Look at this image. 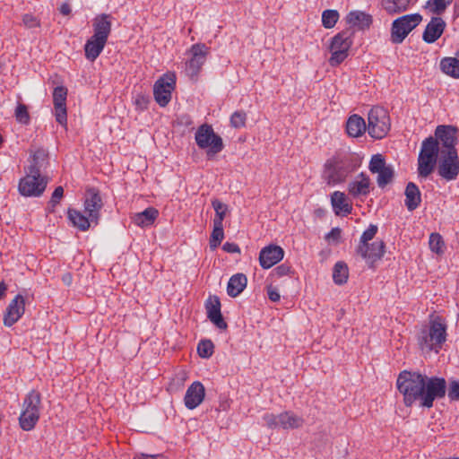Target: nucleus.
Instances as JSON below:
<instances>
[{
	"mask_svg": "<svg viewBox=\"0 0 459 459\" xmlns=\"http://www.w3.org/2000/svg\"><path fill=\"white\" fill-rule=\"evenodd\" d=\"M62 280L65 282V284L70 285L72 282V275L70 273H65L63 275Z\"/></svg>",
	"mask_w": 459,
	"mask_h": 459,
	"instance_id": "052dcab7",
	"label": "nucleus"
},
{
	"mask_svg": "<svg viewBox=\"0 0 459 459\" xmlns=\"http://www.w3.org/2000/svg\"><path fill=\"white\" fill-rule=\"evenodd\" d=\"M67 90L63 86H57L54 89L53 102L55 107L56 120L63 126H66L67 113L66 100Z\"/></svg>",
	"mask_w": 459,
	"mask_h": 459,
	"instance_id": "f3484780",
	"label": "nucleus"
},
{
	"mask_svg": "<svg viewBox=\"0 0 459 459\" xmlns=\"http://www.w3.org/2000/svg\"><path fill=\"white\" fill-rule=\"evenodd\" d=\"M346 22L351 28L359 30L368 29L372 23V16L365 12L355 10L346 15Z\"/></svg>",
	"mask_w": 459,
	"mask_h": 459,
	"instance_id": "b1692460",
	"label": "nucleus"
},
{
	"mask_svg": "<svg viewBox=\"0 0 459 459\" xmlns=\"http://www.w3.org/2000/svg\"><path fill=\"white\" fill-rule=\"evenodd\" d=\"M209 48L204 44H195L190 48L191 58L186 63V71L190 77H195L206 61Z\"/></svg>",
	"mask_w": 459,
	"mask_h": 459,
	"instance_id": "2eb2a0df",
	"label": "nucleus"
},
{
	"mask_svg": "<svg viewBox=\"0 0 459 459\" xmlns=\"http://www.w3.org/2000/svg\"><path fill=\"white\" fill-rule=\"evenodd\" d=\"M445 28L446 22L442 18L432 17L422 34L423 40L429 44L434 43L441 37Z\"/></svg>",
	"mask_w": 459,
	"mask_h": 459,
	"instance_id": "4be33fe9",
	"label": "nucleus"
},
{
	"mask_svg": "<svg viewBox=\"0 0 459 459\" xmlns=\"http://www.w3.org/2000/svg\"><path fill=\"white\" fill-rule=\"evenodd\" d=\"M247 115L243 111H236L230 117V125L235 128H239L245 126Z\"/></svg>",
	"mask_w": 459,
	"mask_h": 459,
	"instance_id": "de8ad7c7",
	"label": "nucleus"
},
{
	"mask_svg": "<svg viewBox=\"0 0 459 459\" xmlns=\"http://www.w3.org/2000/svg\"><path fill=\"white\" fill-rule=\"evenodd\" d=\"M284 255L283 249L275 245L264 247L259 254V263L264 269H269L280 262Z\"/></svg>",
	"mask_w": 459,
	"mask_h": 459,
	"instance_id": "6ab92c4d",
	"label": "nucleus"
},
{
	"mask_svg": "<svg viewBox=\"0 0 459 459\" xmlns=\"http://www.w3.org/2000/svg\"><path fill=\"white\" fill-rule=\"evenodd\" d=\"M263 420L271 429H294L301 428L304 424V419L290 411H286L280 414L265 413L263 416Z\"/></svg>",
	"mask_w": 459,
	"mask_h": 459,
	"instance_id": "1a4fd4ad",
	"label": "nucleus"
},
{
	"mask_svg": "<svg viewBox=\"0 0 459 459\" xmlns=\"http://www.w3.org/2000/svg\"><path fill=\"white\" fill-rule=\"evenodd\" d=\"M134 459H143V454L141 456L134 457Z\"/></svg>",
	"mask_w": 459,
	"mask_h": 459,
	"instance_id": "0e129e2a",
	"label": "nucleus"
},
{
	"mask_svg": "<svg viewBox=\"0 0 459 459\" xmlns=\"http://www.w3.org/2000/svg\"><path fill=\"white\" fill-rule=\"evenodd\" d=\"M441 71L453 78H459V59L455 57H444L440 61Z\"/></svg>",
	"mask_w": 459,
	"mask_h": 459,
	"instance_id": "f704fd0d",
	"label": "nucleus"
},
{
	"mask_svg": "<svg viewBox=\"0 0 459 459\" xmlns=\"http://www.w3.org/2000/svg\"><path fill=\"white\" fill-rule=\"evenodd\" d=\"M212 205L215 211L213 224H222L226 213L228 212V205L218 199L212 201Z\"/></svg>",
	"mask_w": 459,
	"mask_h": 459,
	"instance_id": "4c0bfd02",
	"label": "nucleus"
},
{
	"mask_svg": "<svg viewBox=\"0 0 459 459\" xmlns=\"http://www.w3.org/2000/svg\"><path fill=\"white\" fill-rule=\"evenodd\" d=\"M437 173L446 181L455 180L459 175V157L456 152H440Z\"/></svg>",
	"mask_w": 459,
	"mask_h": 459,
	"instance_id": "9b49d317",
	"label": "nucleus"
},
{
	"mask_svg": "<svg viewBox=\"0 0 459 459\" xmlns=\"http://www.w3.org/2000/svg\"><path fill=\"white\" fill-rule=\"evenodd\" d=\"M331 204L336 215H348L352 211L351 203L343 192L334 191L331 195Z\"/></svg>",
	"mask_w": 459,
	"mask_h": 459,
	"instance_id": "393cba45",
	"label": "nucleus"
},
{
	"mask_svg": "<svg viewBox=\"0 0 459 459\" xmlns=\"http://www.w3.org/2000/svg\"><path fill=\"white\" fill-rule=\"evenodd\" d=\"M64 195V188L62 186H57L52 194L49 204L52 208H54L57 204H59L61 198Z\"/></svg>",
	"mask_w": 459,
	"mask_h": 459,
	"instance_id": "864d4df0",
	"label": "nucleus"
},
{
	"mask_svg": "<svg viewBox=\"0 0 459 459\" xmlns=\"http://www.w3.org/2000/svg\"><path fill=\"white\" fill-rule=\"evenodd\" d=\"M290 273V266H289L286 264H282L277 266L273 272V275H275L277 277H282V276L288 275Z\"/></svg>",
	"mask_w": 459,
	"mask_h": 459,
	"instance_id": "5fc2aeb1",
	"label": "nucleus"
},
{
	"mask_svg": "<svg viewBox=\"0 0 459 459\" xmlns=\"http://www.w3.org/2000/svg\"><path fill=\"white\" fill-rule=\"evenodd\" d=\"M103 207V203L99 192L95 189H89L85 195L84 212L91 217V222L95 225L99 223L100 212Z\"/></svg>",
	"mask_w": 459,
	"mask_h": 459,
	"instance_id": "dca6fc26",
	"label": "nucleus"
},
{
	"mask_svg": "<svg viewBox=\"0 0 459 459\" xmlns=\"http://www.w3.org/2000/svg\"><path fill=\"white\" fill-rule=\"evenodd\" d=\"M341 238V230L339 228H333L329 233L326 234L325 239L329 242H338Z\"/></svg>",
	"mask_w": 459,
	"mask_h": 459,
	"instance_id": "6e6d98bb",
	"label": "nucleus"
},
{
	"mask_svg": "<svg viewBox=\"0 0 459 459\" xmlns=\"http://www.w3.org/2000/svg\"><path fill=\"white\" fill-rule=\"evenodd\" d=\"M224 238L223 224H213V230L210 238V248L215 250Z\"/></svg>",
	"mask_w": 459,
	"mask_h": 459,
	"instance_id": "58836bf2",
	"label": "nucleus"
},
{
	"mask_svg": "<svg viewBox=\"0 0 459 459\" xmlns=\"http://www.w3.org/2000/svg\"><path fill=\"white\" fill-rule=\"evenodd\" d=\"M370 185L368 176L360 173L348 184V193L354 198L367 196L370 192Z\"/></svg>",
	"mask_w": 459,
	"mask_h": 459,
	"instance_id": "412c9836",
	"label": "nucleus"
},
{
	"mask_svg": "<svg viewBox=\"0 0 459 459\" xmlns=\"http://www.w3.org/2000/svg\"><path fill=\"white\" fill-rule=\"evenodd\" d=\"M47 154L44 150H38L32 154V163L30 166H35L39 169L41 162L45 160Z\"/></svg>",
	"mask_w": 459,
	"mask_h": 459,
	"instance_id": "603ef678",
	"label": "nucleus"
},
{
	"mask_svg": "<svg viewBox=\"0 0 459 459\" xmlns=\"http://www.w3.org/2000/svg\"><path fill=\"white\" fill-rule=\"evenodd\" d=\"M390 117L386 109L372 108L368 115V132L375 139L384 138L390 130Z\"/></svg>",
	"mask_w": 459,
	"mask_h": 459,
	"instance_id": "423d86ee",
	"label": "nucleus"
},
{
	"mask_svg": "<svg viewBox=\"0 0 459 459\" xmlns=\"http://www.w3.org/2000/svg\"><path fill=\"white\" fill-rule=\"evenodd\" d=\"M40 394L35 390H31L25 397L19 423L21 428L29 431L34 429L39 419Z\"/></svg>",
	"mask_w": 459,
	"mask_h": 459,
	"instance_id": "39448f33",
	"label": "nucleus"
},
{
	"mask_svg": "<svg viewBox=\"0 0 459 459\" xmlns=\"http://www.w3.org/2000/svg\"><path fill=\"white\" fill-rule=\"evenodd\" d=\"M25 311V299L23 296L18 294L9 303L6 312L4 316V325L5 326H12L14 325L24 314Z\"/></svg>",
	"mask_w": 459,
	"mask_h": 459,
	"instance_id": "a211bd4d",
	"label": "nucleus"
},
{
	"mask_svg": "<svg viewBox=\"0 0 459 459\" xmlns=\"http://www.w3.org/2000/svg\"><path fill=\"white\" fill-rule=\"evenodd\" d=\"M439 143L429 136L421 144L418 158V173L422 178H427L434 169V166L440 156Z\"/></svg>",
	"mask_w": 459,
	"mask_h": 459,
	"instance_id": "20e7f679",
	"label": "nucleus"
},
{
	"mask_svg": "<svg viewBox=\"0 0 459 459\" xmlns=\"http://www.w3.org/2000/svg\"><path fill=\"white\" fill-rule=\"evenodd\" d=\"M6 291V285L4 282H0V299L4 295Z\"/></svg>",
	"mask_w": 459,
	"mask_h": 459,
	"instance_id": "e2e57ef3",
	"label": "nucleus"
},
{
	"mask_svg": "<svg viewBox=\"0 0 459 459\" xmlns=\"http://www.w3.org/2000/svg\"><path fill=\"white\" fill-rule=\"evenodd\" d=\"M448 397L450 400H459V381L453 380L449 384L448 387Z\"/></svg>",
	"mask_w": 459,
	"mask_h": 459,
	"instance_id": "3c124183",
	"label": "nucleus"
},
{
	"mask_svg": "<svg viewBox=\"0 0 459 459\" xmlns=\"http://www.w3.org/2000/svg\"><path fill=\"white\" fill-rule=\"evenodd\" d=\"M14 117L19 123L24 125L29 124L30 117L27 106L22 103H19L15 108Z\"/></svg>",
	"mask_w": 459,
	"mask_h": 459,
	"instance_id": "c03bdc74",
	"label": "nucleus"
},
{
	"mask_svg": "<svg viewBox=\"0 0 459 459\" xmlns=\"http://www.w3.org/2000/svg\"><path fill=\"white\" fill-rule=\"evenodd\" d=\"M59 10H60V13H61L62 14H64V15H68V14H70V13H71V11H72V10H71V6H70L68 4H66V3H65V4H63L60 6Z\"/></svg>",
	"mask_w": 459,
	"mask_h": 459,
	"instance_id": "bf43d9fd",
	"label": "nucleus"
},
{
	"mask_svg": "<svg viewBox=\"0 0 459 459\" xmlns=\"http://www.w3.org/2000/svg\"><path fill=\"white\" fill-rule=\"evenodd\" d=\"M339 20V13L336 10H325L322 13V24L326 29L334 27Z\"/></svg>",
	"mask_w": 459,
	"mask_h": 459,
	"instance_id": "ea45409f",
	"label": "nucleus"
},
{
	"mask_svg": "<svg viewBox=\"0 0 459 459\" xmlns=\"http://www.w3.org/2000/svg\"><path fill=\"white\" fill-rule=\"evenodd\" d=\"M175 84L176 76L173 74H164L154 83V99L160 107L167 106L170 101Z\"/></svg>",
	"mask_w": 459,
	"mask_h": 459,
	"instance_id": "f8f14e48",
	"label": "nucleus"
},
{
	"mask_svg": "<svg viewBox=\"0 0 459 459\" xmlns=\"http://www.w3.org/2000/svg\"><path fill=\"white\" fill-rule=\"evenodd\" d=\"M47 186V181L40 177V171L35 166L28 168L27 175L20 180L19 192L23 196H39Z\"/></svg>",
	"mask_w": 459,
	"mask_h": 459,
	"instance_id": "0eeeda50",
	"label": "nucleus"
},
{
	"mask_svg": "<svg viewBox=\"0 0 459 459\" xmlns=\"http://www.w3.org/2000/svg\"><path fill=\"white\" fill-rule=\"evenodd\" d=\"M22 24L27 29H34L40 26V22L38 18L29 13H26L22 16Z\"/></svg>",
	"mask_w": 459,
	"mask_h": 459,
	"instance_id": "8fccbe9b",
	"label": "nucleus"
},
{
	"mask_svg": "<svg viewBox=\"0 0 459 459\" xmlns=\"http://www.w3.org/2000/svg\"><path fill=\"white\" fill-rule=\"evenodd\" d=\"M422 21L420 13L406 14L395 19L392 23L391 40L393 43H402L407 35Z\"/></svg>",
	"mask_w": 459,
	"mask_h": 459,
	"instance_id": "6e6552de",
	"label": "nucleus"
},
{
	"mask_svg": "<svg viewBox=\"0 0 459 459\" xmlns=\"http://www.w3.org/2000/svg\"><path fill=\"white\" fill-rule=\"evenodd\" d=\"M457 129L453 126H438L435 130L436 140L439 143L440 152H456Z\"/></svg>",
	"mask_w": 459,
	"mask_h": 459,
	"instance_id": "4468645a",
	"label": "nucleus"
},
{
	"mask_svg": "<svg viewBox=\"0 0 459 459\" xmlns=\"http://www.w3.org/2000/svg\"><path fill=\"white\" fill-rule=\"evenodd\" d=\"M377 182L379 187L384 188L390 184L394 178V171L392 166L388 165L377 173Z\"/></svg>",
	"mask_w": 459,
	"mask_h": 459,
	"instance_id": "e433bc0d",
	"label": "nucleus"
},
{
	"mask_svg": "<svg viewBox=\"0 0 459 459\" xmlns=\"http://www.w3.org/2000/svg\"><path fill=\"white\" fill-rule=\"evenodd\" d=\"M222 249L227 253H240L239 247L237 244L231 242L224 243L222 246Z\"/></svg>",
	"mask_w": 459,
	"mask_h": 459,
	"instance_id": "4d7b16f0",
	"label": "nucleus"
},
{
	"mask_svg": "<svg viewBox=\"0 0 459 459\" xmlns=\"http://www.w3.org/2000/svg\"><path fill=\"white\" fill-rule=\"evenodd\" d=\"M446 325L440 317L430 319L418 333V345L425 354H437L446 341Z\"/></svg>",
	"mask_w": 459,
	"mask_h": 459,
	"instance_id": "f03ea898",
	"label": "nucleus"
},
{
	"mask_svg": "<svg viewBox=\"0 0 459 459\" xmlns=\"http://www.w3.org/2000/svg\"><path fill=\"white\" fill-rule=\"evenodd\" d=\"M157 216L158 211L155 208L149 207L143 212L136 213L133 220L136 225L140 227H145L152 224Z\"/></svg>",
	"mask_w": 459,
	"mask_h": 459,
	"instance_id": "72a5a7b5",
	"label": "nucleus"
},
{
	"mask_svg": "<svg viewBox=\"0 0 459 459\" xmlns=\"http://www.w3.org/2000/svg\"><path fill=\"white\" fill-rule=\"evenodd\" d=\"M429 248L437 254L444 253V241L438 233H431L429 240Z\"/></svg>",
	"mask_w": 459,
	"mask_h": 459,
	"instance_id": "79ce46f5",
	"label": "nucleus"
},
{
	"mask_svg": "<svg viewBox=\"0 0 459 459\" xmlns=\"http://www.w3.org/2000/svg\"><path fill=\"white\" fill-rule=\"evenodd\" d=\"M331 57L329 58V64L332 66H337L342 63L348 56V52H342L341 50L330 51Z\"/></svg>",
	"mask_w": 459,
	"mask_h": 459,
	"instance_id": "09e8293b",
	"label": "nucleus"
},
{
	"mask_svg": "<svg viewBox=\"0 0 459 459\" xmlns=\"http://www.w3.org/2000/svg\"><path fill=\"white\" fill-rule=\"evenodd\" d=\"M413 0H382L383 9L390 15H394L408 10Z\"/></svg>",
	"mask_w": 459,
	"mask_h": 459,
	"instance_id": "c756f323",
	"label": "nucleus"
},
{
	"mask_svg": "<svg viewBox=\"0 0 459 459\" xmlns=\"http://www.w3.org/2000/svg\"><path fill=\"white\" fill-rule=\"evenodd\" d=\"M377 232V226L371 224L361 235L359 245L368 246Z\"/></svg>",
	"mask_w": 459,
	"mask_h": 459,
	"instance_id": "49530a36",
	"label": "nucleus"
},
{
	"mask_svg": "<svg viewBox=\"0 0 459 459\" xmlns=\"http://www.w3.org/2000/svg\"><path fill=\"white\" fill-rule=\"evenodd\" d=\"M267 294H268V298L270 299V300H272L273 302L280 300L281 295L276 289H274L273 287H269L268 290H267Z\"/></svg>",
	"mask_w": 459,
	"mask_h": 459,
	"instance_id": "13d9d810",
	"label": "nucleus"
},
{
	"mask_svg": "<svg viewBox=\"0 0 459 459\" xmlns=\"http://www.w3.org/2000/svg\"><path fill=\"white\" fill-rule=\"evenodd\" d=\"M214 345L210 340H203L197 345V352L201 358L208 359L213 353Z\"/></svg>",
	"mask_w": 459,
	"mask_h": 459,
	"instance_id": "37998d69",
	"label": "nucleus"
},
{
	"mask_svg": "<svg viewBox=\"0 0 459 459\" xmlns=\"http://www.w3.org/2000/svg\"><path fill=\"white\" fill-rule=\"evenodd\" d=\"M453 0H429L427 5L432 13L439 15L443 13Z\"/></svg>",
	"mask_w": 459,
	"mask_h": 459,
	"instance_id": "a19ab883",
	"label": "nucleus"
},
{
	"mask_svg": "<svg viewBox=\"0 0 459 459\" xmlns=\"http://www.w3.org/2000/svg\"><path fill=\"white\" fill-rule=\"evenodd\" d=\"M351 36L352 32H350L349 30H344L335 35L332 39L329 48L330 51L341 50L342 52H348L352 45Z\"/></svg>",
	"mask_w": 459,
	"mask_h": 459,
	"instance_id": "cd10ccee",
	"label": "nucleus"
},
{
	"mask_svg": "<svg viewBox=\"0 0 459 459\" xmlns=\"http://www.w3.org/2000/svg\"><path fill=\"white\" fill-rule=\"evenodd\" d=\"M195 139L199 148L208 150V155H214L223 149L221 137L216 134L212 127L207 124L202 125L197 129Z\"/></svg>",
	"mask_w": 459,
	"mask_h": 459,
	"instance_id": "9d476101",
	"label": "nucleus"
},
{
	"mask_svg": "<svg viewBox=\"0 0 459 459\" xmlns=\"http://www.w3.org/2000/svg\"><path fill=\"white\" fill-rule=\"evenodd\" d=\"M207 317L219 329H226L227 324L221 313V302L218 297H210L205 305Z\"/></svg>",
	"mask_w": 459,
	"mask_h": 459,
	"instance_id": "5701e85b",
	"label": "nucleus"
},
{
	"mask_svg": "<svg viewBox=\"0 0 459 459\" xmlns=\"http://www.w3.org/2000/svg\"><path fill=\"white\" fill-rule=\"evenodd\" d=\"M348 276L349 270L347 265L343 262L336 263L333 272V281L338 285H342L347 281Z\"/></svg>",
	"mask_w": 459,
	"mask_h": 459,
	"instance_id": "c9c22d12",
	"label": "nucleus"
},
{
	"mask_svg": "<svg viewBox=\"0 0 459 459\" xmlns=\"http://www.w3.org/2000/svg\"><path fill=\"white\" fill-rule=\"evenodd\" d=\"M143 459H163V456L161 455H145L143 454Z\"/></svg>",
	"mask_w": 459,
	"mask_h": 459,
	"instance_id": "680f3d73",
	"label": "nucleus"
},
{
	"mask_svg": "<svg viewBox=\"0 0 459 459\" xmlns=\"http://www.w3.org/2000/svg\"><path fill=\"white\" fill-rule=\"evenodd\" d=\"M106 43V41L91 36L84 46L86 58L94 61L102 52Z\"/></svg>",
	"mask_w": 459,
	"mask_h": 459,
	"instance_id": "c85d7f7f",
	"label": "nucleus"
},
{
	"mask_svg": "<svg viewBox=\"0 0 459 459\" xmlns=\"http://www.w3.org/2000/svg\"><path fill=\"white\" fill-rule=\"evenodd\" d=\"M67 216L73 226L76 227L81 231L88 230L92 223L89 215L86 217L80 211L75 209L69 208Z\"/></svg>",
	"mask_w": 459,
	"mask_h": 459,
	"instance_id": "7c9ffc66",
	"label": "nucleus"
},
{
	"mask_svg": "<svg viewBox=\"0 0 459 459\" xmlns=\"http://www.w3.org/2000/svg\"><path fill=\"white\" fill-rule=\"evenodd\" d=\"M93 37L107 42L111 30V22L109 15L102 14L96 17L93 23Z\"/></svg>",
	"mask_w": 459,
	"mask_h": 459,
	"instance_id": "a878e982",
	"label": "nucleus"
},
{
	"mask_svg": "<svg viewBox=\"0 0 459 459\" xmlns=\"http://www.w3.org/2000/svg\"><path fill=\"white\" fill-rule=\"evenodd\" d=\"M385 243L382 240H377L370 245H359L356 252L367 263L370 268H374L377 262L380 261L385 254Z\"/></svg>",
	"mask_w": 459,
	"mask_h": 459,
	"instance_id": "ddd939ff",
	"label": "nucleus"
},
{
	"mask_svg": "<svg viewBox=\"0 0 459 459\" xmlns=\"http://www.w3.org/2000/svg\"><path fill=\"white\" fill-rule=\"evenodd\" d=\"M387 165L385 164V160L381 154L373 155L368 169L372 173H377L378 171L385 169Z\"/></svg>",
	"mask_w": 459,
	"mask_h": 459,
	"instance_id": "a18cd8bd",
	"label": "nucleus"
},
{
	"mask_svg": "<svg viewBox=\"0 0 459 459\" xmlns=\"http://www.w3.org/2000/svg\"><path fill=\"white\" fill-rule=\"evenodd\" d=\"M398 391L403 396V403L411 407L416 401L420 406L431 408L436 399L446 394V382L442 377H429L417 371H402L396 380Z\"/></svg>",
	"mask_w": 459,
	"mask_h": 459,
	"instance_id": "f257e3e1",
	"label": "nucleus"
},
{
	"mask_svg": "<svg viewBox=\"0 0 459 459\" xmlns=\"http://www.w3.org/2000/svg\"><path fill=\"white\" fill-rule=\"evenodd\" d=\"M205 389L201 382L195 381L188 386L184 402L185 405L189 410H194L199 406L204 399Z\"/></svg>",
	"mask_w": 459,
	"mask_h": 459,
	"instance_id": "aec40b11",
	"label": "nucleus"
},
{
	"mask_svg": "<svg viewBox=\"0 0 459 459\" xmlns=\"http://www.w3.org/2000/svg\"><path fill=\"white\" fill-rule=\"evenodd\" d=\"M366 128L365 120L358 115L350 117L347 121L346 130L349 135L352 137L360 136L365 132Z\"/></svg>",
	"mask_w": 459,
	"mask_h": 459,
	"instance_id": "473e14b6",
	"label": "nucleus"
},
{
	"mask_svg": "<svg viewBox=\"0 0 459 459\" xmlns=\"http://www.w3.org/2000/svg\"><path fill=\"white\" fill-rule=\"evenodd\" d=\"M247 283V279L243 273H237L231 276L227 286L229 296L232 298L238 296L246 288Z\"/></svg>",
	"mask_w": 459,
	"mask_h": 459,
	"instance_id": "2f4dec72",
	"label": "nucleus"
},
{
	"mask_svg": "<svg viewBox=\"0 0 459 459\" xmlns=\"http://www.w3.org/2000/svg\"><path fill=\"white\" fill-rule=\"evenodd\" d=\"M357 163L351 155H336L327 160L325 164L323 178L329 186L345 181L347 177L356 169Z\"/></svg>",
	"mask_w": 459,
	"mask_h": 459,
	"instance_id": "7ed1b4c3",
	"label": "nucleus"
},
{
	"mask_svg": "<svg viewBox=\"0 0 459 459\" xmlns=\"http://www.w3.org/2000/svg\"><path fill=\"white\" fill-rule=\"evenodd\" d=\"M405 206L409 211H414L421 203V194L416 184L410 182L405 188Z\"/></svg>",
	"mask_w": 459,
	"mask_h": 459,
	"instance_id": "bb28decb",
	"label": "nucleus"
}]
</instances>
